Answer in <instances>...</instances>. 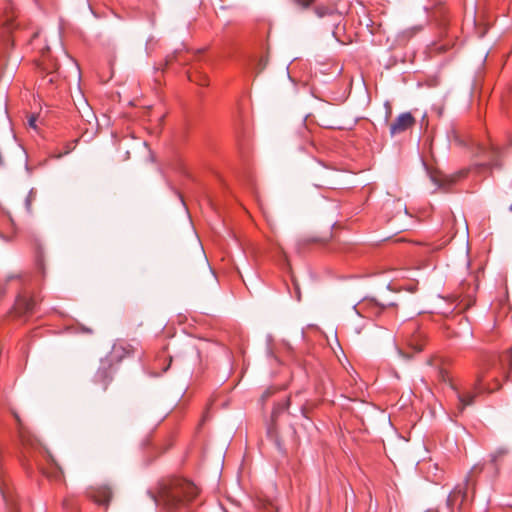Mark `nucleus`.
Segmentation results:
<instances>
[{"label":"nucleus","instance_id":"nucleus-1","mask_svg":"<svg viewBox=\"0 0 512 512\" xmlns=\"http://www.w3.org/2000/svg\"><path fill=\"white\" fill-rule=\"evenodd\" d=\"M197 493V488L193 483L186 480H174L163 485L157 494L150 493V496L156 505L171 511L179 507L184 500L190 501L195 498Z\"/></svg>","mask_w":512,"mask_h":512},{"label":"nucleus","instance_id":"nucleus-2","mask_svg":"<svg viewBox=\"0 0 512 512\" xmlns=\"http://www.w3.org/2000/svg\"><path fill=\"white\" fill-rule=\"evenodd\" d=\"M288 406V398H285L282 402L278 403L272 413L270 418V424L267 429L268 437L274 442L275 447L278 452L282 455H286L285 442L280 438L278 432V421L281 415L285 414Z\"/></svg>","mask_w":512,"mask_h":512},{"label":"nucleus","instance_id":"nucleus-3","mask_svg":"<svg viewBox=\"0 0 512 512\" xmlns=\"http://www.w3.org/2000/svg\"><path fill=\"white\" fill-rule=\"evenodd\" d=\"M482 468L474 466L469 474L465 478V488H463L461 485H458L455 487V489L449 494L447 498V506L450 509H453L455 506L461 507L465 501L467 500V492L470 485V475L473 474L476 471H481Z\"/></svg>","mask_w":512,"mask_h":512},{"label":"nucleus","instance_id":"nucleus-4","mask_svg":"<svg viewBox=\"0 0 512 512\" xmlns=\"http://www.w3.org/2000/svg\"><path fill=\"white\" fill-rule=\"evenodd\" d=\"M430 180L438 188H446L447 186L453 185L456 181L465 175L464 171H460L454 175H445L441 171L427 169Z\"/></svg>","mask_w":512,"mask_h":512},{"label":"nucleus","instance_id":"nucleus-5","mask_svg":"<svg viewBox=\"0 0 512 512\" xmlns=\"http://www.w3.org/2000/svg\"><path fill=\"white\" fill-rule=\"evenodd\" d=\"M88 495L98 504L107 506L112 498V487L107 484L92 486L88 490Z\"/></svg>","mask_w":512,"mask_h":512},{"label":"nucleus","instance_id":"nucleus-6","mask_svg":"<svg viewBox=\"0 0 512 512\" xmlns=\"http://www.w3.org/2000/svg\"><path fill=\"white\" fill-rule=\"evenodd\" d=\"M415 124V118L411 113L405 112L400 114L395 121L390 125L391 137L400 134Z\"/></svg>","mask_w":512,"mask_h":512},{"label":"nucleus","instance_id":"nucleus-7","mask_svg":"<svg viewBox=\"0 0 512 512\" xmlns=\"http://www.w3.org/2000/svg\"><path fill=\"white\" fill-rule=\"evenodd\" d=\"M2 25L10 31L27 29V27H23L20 20L17 19L15 8L11 2H8L4 8Z\"/></svg>","mask_w":512,"mask_h":512},{"label":"nucleus","instance_id":"nucleus-8","mask_svg":"<svg viewBox=\"0 0 512 512\" xmlns=\"http://www.w3.org/2000/svg\"><path fill=\"white\" fill-rule=\"evenodd\" d=\"M337 116L338 113L335 109L323 110L319 113V121L324 127L336 128L340 124Z\"/></svg>","mask_w":512,"mask_h":512},{"label":"nucleus","instance_id":"nucleus-9","mask_svg":"<svg viewBox=\"0 0 512 512\" xmlns=\"http://www.w3.org/2000/svg\"><path fill=\"white\" fill-rule=\"evenodd\" d=\"M110 364L105 362L95 375V381L101 383L102 388L105 390L110 383L112 376L110 373Z\"/></svg>","mask_w":512,"mask_h":512},{"label":"nucleus","instance_id":"nucleus-10","mask_svg":"<svg viewBox=\"0 0 512 512\" xmlns=\"http://www.w3.org/2000/svg\"><path fill=\"white\" fill-rule=\"evenodd\" d=\"M76 107L81 115L88 123H91L92 120L96 119L94 112L92 111L90 105L86 101V99L81 98L79 103L76 104Z\"/></svg>","mask_w":512,"mask_h":512},{"label":"nucleus","instance_id":"nucleus-11","mask_svg":"<svg viewBox=\"0 0 512 512\" xmlns=\"http://www.w3.org/2000/svg\"><path fill=\"white\" fill-rule=\"evenodd\" d=\"M34 302L25 297H19L15 303V312L19 315L29 313L33 310Z\"/></svg>","mask_w":512,"mask_h":512},{"label":"nucleus","instance_id":"nucleus-12","mask_svg":"<svg viewBox=\"0 0 512 512\" xmlns=\"http://www.w3.org/2000/svg\"><path fill=\"white\" fill-rule=\"evenodd\" d=\"M13 150L16 152H22L21 147L16 143L14 139H11L8 143L0 146V166L5 164L3 154L5 153L10 155Z\"/></svg>","mask_w":512,"mask_h":512},{"label":"nucleus","instance_id":"nucleus-13","mask_svg":"<svg viewBox=\"0 0 512 512\" xmlns=\"http://www.w3.org/2000/svg\"><path fill=\"white\" fill-rule=\"evenodd\" d=\"M458 400L460 402V410L462 411L466 406H470L474 402L475 394L468 392L465 394L458 393Z\"/></svg>","mask_w":512,"mask_h":512},{"label":"nucleus","instance_id":"nucleus-14","mask_svg":"<svg viewBox=\"0 0 512 512\" xmlns=\"http://www.w3.org/2000/svg\"><path fill=\"white\" fill-rule=\"evenodd\" d=\"M491 365L492 363L490 361H487V363H484L480 366L479 372L476 375V381L474 385L475 389H480L482 381L484 379V375Z\"/></svg>","mask_w":512,"mask_h":512},{"label":"nucleus","instance_id":"nucleus-15","mask_svg":"<svg viewBox=\"0 0 512 512\" xmlns=\"http://www.w3.org/2000/svg\"><path fill=\"white\" fill-rule=\"evenodd\" d=\"M421 336L417 335L415 336L409 343V346L415 351V352H421L423 350V344L421 342Z\"/></svg>","mask_w":512,"mask_h":512},{"label":"nucleus","instance_id":"nucleus-16","mask_svg":"<svg viewBox=\"0 0 512 512\" xmlns=\"http://www.w3.org/2000/svg\"><path fill=\"white\" fill-rule=\"evenodd\" d=\"M509 450L506 447H499L495 450V452L491 455L492 462H497L501 457L508 454Z\"/></svg>","mask_w":512,"mask_h":512},{"label":"nucleus","instance_id":"nucleus-17","mask_svg":"<svg viewBox=\"0 0 512 512\" xmlns=\"http://www.w3.org/2000/svg\"><path fill=\"white\" fill-rule=\"evenodd\" d=\"M498 155V150L497 148H491V150L488 151V157L490 159V162H489V165L491 167H500V165L498 164L497 160H496V157Z\"/></svg>","mask_w":512,"mask_h":512},{"label":"nucleus","instance_id":"nucleus-18","mask_svg":"<svg viewBox=\"0 0 512 512\" xmlns=\"http://www.w3.org/2000/svg\"><path fill=\"white\" fill-rule=\"evenodd\" d=\"M55 465L58 470L52 473H47V477L56 481H60L63 478V472L57 463H55Z\"/></svg>","mask_w":512,"mask_h":512},{"label":"nucleus","instance_id":"nucleus-19","mask_svg":"<svg viewBox=\"0 0 512 512\" xmlns=\"http://www.w3.org/2000/svg\"><path fill=\"white\" fill-rule=\"evenodd\" d=\"M267 58H261L256 66V75H259L267 66Z\"/></svg>","mask_w":512,"mask_h":512},{"label":"nucleus","instance_id":"nucleus-20","mask_svg":"<svg viewBox=\"0 0 512 512\" xmlns=\"http://www.w3.org/2000/svg\"><path fill=\"white\" fill-rule=\"evenodd\" d=\"M301 9L309 7L315 0H293Z\"/></svg>","mask_w":512,"mask_h":512},{"label":"nucleus","instance_id":"nucleus-21","mask_svg":"<svg viewBox=\"0 0 512 512\" xmlns=\"http://www.w3.org/2000/svg\"><path fill=\"white\" fill-rule=\"evenodd\" d=\"M14 417H15L16 421L18 422L19 426H20V428H19V435H20L21 439L23 440V438H24V427L22 426L20 417H19V415L17 413H14Z\"/></svg>","mask_w":512,"mask_h":512},{"label":"nucleus","instance_id":"nucleus-22","mask_svg":"<svg viewBox=\"0 0 512 512\" xmlns=\"http://www.w3.org/2000/svg\"><path fill=\"white\" fill-rule=\"evenodd\" d=\"M438 377L440 380H442L444 382L448 380L447 372L442 368L438 369Z\"/></svg>","mask_w":512,"mask_h":512},{"label":"nucleus","instance_id":"nucleus-23","mask_svg":"<svg viewBox=\"0 0 512 512\" xmlns=\"http://www.w3.org/2000/svg\"><path fill=\"white\" fill-rule=\"evenodd\" d=\"M316 13H317L320 17H322V16H324V15H326V14H328V13H329V9H328V8H324V7H321V8H320V7H318V8L316 9Z\"/></svg>","mask_w":512,"mask_h":512},{"label":"nucleus","instance_id":"nucleus-24","mask_svg":"<svg viewBox=\"0 0 512 512\" xmlns=\"http://www.w3.org/2000/svg\"><path fill=\"white\" fill-rule=\"evenodd\" d=\"M36 119L37 117L35 115H32L29 120H28V124L30 127L36 129Z\"/></svg>","mask_w":512,"mask_h":512},{"label":"nucleus","instance_id":"nucleus-25","mask_svg":"<svg viewBox=\"0 0 512 512\" xmlns=\"http://www.w3.org/2000/svg\"><path fill=\"white\" fill-rule=\"evenodd\" d=\"M293 284H294V289H295V293L297 295V299L300 300V288H299V285L296 281H293Z\"/></svg>","mask_w":512,"mask_h":512},{"label":"nucleus","instance_id":"nucleus-26","mask_svg":"<svg viewBox=\"0 0 512 512\" xmlns=\"http://www.w3.org/2000/svg\"><path fill=\"white\" fill-rule=\"evenodd\" d=\"M398 353H399L400 356H402L406 360L411 359V355L409 353H405L402 350H399Z\"/></svg>","mask_w":512,"mask_h":512},{"label":"nucleus","instance_id":"nucleus-27","mask_svg":"<svg viewBox=\"0 0 512 512\" xmlns=\"http://www.w3.org/2000/svg\"><path fill=\"white\" fill-rule=\"evenodd\" d=\"M508 354H509V368L512 369V347L508 351Z\"/></svg>","mask_w":512,"mask_h":512},{"label":"nucleus","instance_id":"nucleus-28","mask_svg":"<svg viewBox=\"0 0 512 512\" xmlns=\"http://www.w3.org/2000/svg\"><path fill=\"white\" fill-rule=\"evenodd\" d=\"M270 394H271V391H269V390H268V391H266V392L263 394L262 398H267Z\"/></svg>","mask_w":512,"mask_h":512},{"label":"nucleus","instance_id":"nucleus-29","mask_svg":"<svg viewBox=\"0 0 512 512\" xmlns=\"http://www.w3.org/2000/svg\"><path fill=\"white\" fill-rule=\"evenodd\" d=\"M4 43L5 44H10V43L13 44V41L10 40L9 38H7V39L4 40Z\"/></svg>","mask_w":512,"mask_h":512},{"label":"nucleus","instance_id":"nucleus-30","mask_svg":"<svg viewBox=\"0 0 512 512\" xmlns=\"http://www.w3.org/2000/svg\"><path fill=\"white\" fill-rule=\"evenodd\" d=\"M203 262L205 263V265H207V266H208L207 258H206V256H205V255H203Z\"/></svg>","mask_w":512,"mask_h":512},{"label":"nucleus","instance_id":"nucleus-31","mask_svg":"<svg viewBox=\"0 0 512 512\" xmlns=\"http://www.w3.org/2000/svg\"><path fill=\"white\" fill-rule=\"evenodd\" d=\"M336 40H337L338 42H341V43H343V44H346V42H345L344 40L340 39V38H337Z\"/></svg>","mask_w":512,"mask_h":512},{"label":"nucleus","instance_id":"nucleus-32","mask_svg":"<svg viewBox=\"0 0 512 512\" xmlns=\"http://www.w3.org/2000/svg\"><path fill=\"white\" fill-rule=\"evenodd\" d=\"M280 250H281L282 254L285 256L286 254H285L284 249L282 247H280Z\"/></svg>","mask_w":512,"mask_h":512}]
</instances>
